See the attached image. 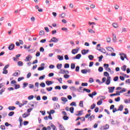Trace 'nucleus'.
I'll return each mask as SVG.
<instances>
[{
    "label": "nucleus",
    "mask_w": 130,
    "mask_h": 130,
    "mask_svg": "<svg viewBox=\"0 0 130 130\" xmlns=\"http://www.w3.org/2000/svg\"><path fill=\"white\" fill-rule=\"evenodd\" d=\"M49 43H51V42H54V43H57L58 42V39L56 37H53L49 41Z\"/></svg>",
    "instance_id": "obj_1"
},
{
    "label": "nucleus",
    "mask_w": 130,
    "mask_h": 130,
    "mask_svg": "<svg viewBox=\"0 0 130 130\" xmlns=\"http://www.w3.org/2000/svg\"><path fill=\"white\" fill-rule=\"evenodd\" d=\"M119 55H120V59L121 60H124V58H126V54H124V53H120Z\"/></svg>",
    "instance_id": "obj_2"
},
{
    "label": "nucleus",
    "mask_w": 130,
    "mask_h": 130,
    "mask_svg": "<svg viewBox=\"0 0 130 130\" xmlns=\"http://www.w3.org/2000/svg\"><path fill=\"white\" fill-rule=\"evenodd\" d=\"M82 74H87V73H91V70L90 69H83L81 70Z\"/></svg>",
    "instance_id": "obj_3"
},
{
    "label": "nucleus",
    "mask_w": 130,
    "mask_h": 130,
    "mask_svg": "<svg viewBox=\"0 0 130 130\" xmlns=\"http://www.w3.org/2000/svg\"><path fill=\"white\" fill-rule=\"evenodd\" d=\"M79 50H80V48H77V49H74L72 51V53H73V54H76L79 52Z\"/></svg>",
    "instance_id": "obj_4"
},
{
    "label": "nucleus",
    "mask_w": 130,
    "mask_h": 130,
    "mask_svg": "<svg viewBox=\"0 0 130 130\" xmlns=\"http://www.w3.org/2000/svg\"><path fill=\"white\" fill-rule=\"evenodd\" d=\"M82 57L81 54H77L76 56L73 57V59H80Z\"/></svg>",
    "instance_id": "obj_5"
},
{
    "label": "nucleus",
    "mask_w": 130,
    "mask_h": 130,
    "mask_svg": "<svg viewBox=\"0 0 130 130\" xmlns=\"http://www.w3.org/2000/svg\"><path fill=\"white\" fill-rule=\"evenodd\" d=\"M15 48V44H11L8 47V49L9 50H13Z\"/></svg>",
    "instance_id": "obj_6"
},
{
    "label": "nucleus",
    "mask_w": 130,
    "mask_h": 130,
    "mask_svg": "<svg viewBox=\"0 0 130 130\" xmlns=\"http://www.w3.org/2000/svg\"><path fill=\"white\" fill-rule=\"evenodd\" d=\"M114 89H115V87H109L108 89H109V93H113V91H114Z\"/></svg>",
    "instance_id": "obj_7"
},
{
    "label": "nucleus",
    "mask_w": 130,
    "mask_h": 130,
    "mask_svg": "<svg viewBox=\"0 0 130 130\" xmlns=\"http://www.w3.org/2000/svg\"><path fill=\"white\" fill-rule=\"evenodd\" d=\"M89 51V50L83 49L82 50L81 53L83 55H85V54H87V53H88Z\"/></svg>",
    "instance_id": "obj_8"
},
{
    "label": "nucleus",
    "mask_w": 130,
    "mask_h": 130,
    "mask_svg": "<svg viewBox=\"0 0 130 130\" xmlns=\"http://www.w3.org/2000/svg\"><path fill=\"white\" fill-rule=\"evenodd\" d=\"M45 66V63H42L41 64V67H39L38 68V71H43V70H44V67H43V66Z\"/></svg>",
    "instance_id": "obj_9"
},
{
    "label": "nucleus",
    "mask_w": 130,
    "mask_h": 130,
    "mask_svg": "<svg viewBox=\"0 0 130 130\" xmlns=\"http://www.w3.org/2000/svg\"><path fill=\"white\" fill-rule=\"evenodd\" d=\"M112 36H113V42H116V40H117V39L116 38V35L114 33H112Z\"/></svg>",
    "instance_id": "obj_10"
},
{
    "label": "nucleus",
    "mask_w": 130,
    "mask_h": 130,
    "mask_svg": "<svg viewBox=\"0 0 130 130\" xmlns=\"http://www.w3.org/2000/svg\"><path fill=\"white\" fill-rule=\"evenodd\" d=\"M19 120L20 122V127L23 125V119L22 118V117H19Z\"/></svg>",
    "instance_id": "obj_11"
},
{
    "label": "nucleus",
    "mask_w": 130,
    "mask_h": 130,
    "mask_svg": "<svg viewBox=\"0 0 130 130\" xmlns=\"http://www.w3.org/2000/svg\"><path fill=\"white\" fill-rule=\"evenodd\" d=\"M111 78L110 77H108L107 79V81L106 82V85H109L110 84V80Z\"/></svg>",
    "instance_id": "obj_12"
},
{
    "label": "nucleus",
    "mask_w": 130,
    "mask_h": 130,
    "mask_svg": "<svg viewBox=\"0 0 130 130\" xmlns=\"http://www.w3.org/2000/svg\"><path fill=\"white\" fill-rule=\"evenodd\" d=\"M46 84L47 86H50V85H52L53 84V82L50 81H46Z\"/></svg>",
    "instance_id": "obj_13"
},
{
    "label": "nucleus",
    "mask_w": 130,
    "mask_h": 130,
    "mask_svg": "<svg viewBox=\"0 0 130 130\" xmlns=\"http://www.w3.org/2000/svg\"><path fill=\"white\" fill-rule=\"evenodd\" d=\"M95 119V115H92L91 116H90L89 118L88 119L90 121H92V120H93V119Z\"/></svg>",
    "instance_id": "obj_14"
},
{
    "label": "nucleus",
    "mask_w": 130,
    "mask_h": 130,
    "mask_svg": "<svg viewBox=\"0 0 130 130\" xmlns=\"http://www.w3.org/2000/svg\"><path fill=\"white\" fill-rule=\"evenodd\" d=\"M62 67V64H61V63H58L56 66V68L58 70H60Z\"/></svg>",
    "instance_id": "obj_15"
},
{
    "label": "nucleus",
    "mask_w": 130,
    "mask_h": 130,
    "mask_svg": "<svg viewBox=\"0 0 130 130\" xmlns=\"http://www.w3.org/2000/svg\"><path fill=\"white\" fill-rule=\"evenodd\" d=\"M66 13H62L59 15V17L61 18V19H63V18L66 17Z\"/></svg>",
    "instance_id": "obj_16"
},
{
    "label": "nucleus",
    "mask_w": 130,
    "mask_h": 130,
    "mask_svg": "<svg viewBox=\"0 0 130 130\" xmlns=\"http://www.w3.org/2000/svg\"><path fill=\"white\" fill-rule=\"evenodd\" d=\"M29 115H30V114L29 113H24L23 114H22V117L23 118H26V117H28V116H29Z\"/></svg>",
    "instance_id": "obj_17"
},
{
    "label": "nucleus",
    "mask_w": 130,
    "mask_h": 130,
    "mask_svg": "<svg viewBox=\"0 0 130 130\" xmlns=\"http://www.w3.org/2000/svg\"><path fill=\"white\" fill-rule=\"evenodd\" d=\"M98 50L101 51V52H103V53H106V50H105V49L104 48L98 49Z\"/></svg>",
    "instance_id": "obj_18"
},
{
    "label": "nucleus",
    "mask_w": 130,
    "mask_h": 130,
    "mask_svg": "<svg viewBox=\"0 0 130 130\" xmlns=\"http://www.w3.org/2000/svg\"><path fill=\"white\" fill-rule=\"evenodd\" d=\"M118 111H122L123 110V106L122 105H121L118 109Z\"/></svg>",
    "instance_id": "obj_19"
},
{
    "label": "nucleus",
    "mask_w": 130,
    "mask_h": 130,
    "mask_svg": "<svg viewBox=\"0 0 130 130\" xmlns=\"http://www.w3.org/2000/svg\"><path fill=\"white\" fill-rule=\"evenodd\" d=\"M61 101H62L63 102H68V99H67L65 97H62L61 98Z\"/></svg>",
    "instance_id": "obj_20"
},
{
    "label": "nucleus",
    "mask_w": 130,
    "mask_h": 130,
    "mask_svg": "<svg viewBox=\"0 0 130 130\" xmlns=\"http://www.w3.org/2000/svg\"><path fill=\"white\" fill-rule=\"evenodd\" d=\"M121 70H122V71H123V72H125V71H126V65L123 66L121 68Z\"/></svg>",
    "instance_id": "obj_21"
},
{
    "label": "nucleus",
    "mask_w": 130,
    "mask_h": 130,
    "mask_svg": "<svg viewBox=\"0 0 130 130\" xmlns=\"http://www.w3.org/2000/svg\"><path fill=\"white\" fill-rule=\"evenodd\" d=\"M125 32H127V28L125 27L122 28L121 33H124Z\"/></svg>",
    "instance_id": "obj_22"
},
{
    "label": "nucleus",
    "mask_w": 130,
    "mask_h": 130,
    "mask_svg": "<svg viewBox=\"0 0 130 130\" xmlns=\"http://www.w3.org/2000/svg\"><path fill=\"white\" fill-rule=\"evenodd\" d=\"M107 50H108V51H114V49H113V48L111 47H108V48H107Z\"/></svg>",
    "instance_id": "obj_23"
},
{
    "label": "nucleus",
    "mask_w": 130,
    "mask_h": 130,
    "mask_svg": "<svg viewBox=\"0 0 130 130\" xmlns=\"http://www.w3.org/2000/svg\"><path fill=\"white\" fill-rule=\"evenodd\" d=\"M8 109L9 110H15V109H16V108L14 106H9L8 107Z\"/></svg>",
    "instance_id": "obj_24"
},
{
    "label": "nucleus",
    "mask_w": 130,
    "mask_h": 130,
    "mask_svg": "<svg viewBox=\"0 0 130 130\" xmlns=\"http://www.w3.org/2000/svg\"><path fill=\"white\" fill-rule=\"evenodd\" d=\"M69 89L71 90V91H76V87L75 86H70L69 87Z\"/></svg>",
    "instance_id": "obj_25"
},
{
    "label": "nucleus",
    "mask_w": 130,
    "mask_h": 130,
    "mask_svg": "<svg viewBox=\"0 0 130 130\" xmlns=\"http://www.w3.org/2000/svg\"><path fill=\"white\" fill-rule=\"evenodd\" d=\"M88 31L89 33H91V34H93V33H95V31L93 30V29L91 28H88Z\"/></svg>",
    "instance_id": "obj_26"
},
{
    "label": "nucleus",
    "mask_w": 130,
    "mask_h": 130,
    "mask_svg": "<svg viewBox=\"0 0 130 130\" xmlns=\"http://www.w3.org/2000/svg\"><path fill=\"white\" fill-rule=\"evenodd\" d=\"M30 60H31V57H30V56H27L26 57L25 61H30Z\"/></svg>",
    "instance_id": "obj_27"
},
{
    "label": "nucleus",
    "mask_w": 130,
    "mask_h": 130,
    "mask_svg": "<svg viewBox=\"0 0 130 130\" xmlns=\"http://www.w3.org/2000/svg\"><path fill=\"white\" fill-rule=\"evenodd\" d=\"M57 58L59 59V60H63V56L59 55L57 56Z\"/></svg>",
    "instance_id": "obj_28"
},
{
    "label": "nucleus",
    "mask_w": 130,
    "mask_h": 130,
    "mask_svg": "<svg viewBox=\"0 0 130 130\" xmlns=\"http://www.w3.org/2000/svg\"><path fill=\"white\" fill-rule=\"evenodd\" d=\"M112 26H113V27H114V28H118V24H117V23H113L112 24Z\"/></svg>",
    "instance_id": "obj_29"
},
{
    "label": "nucleus",
    "mask_w": 130,
    "mask_h": 130,
    "mask_svg": "<svg viewBox=\"0 0 130 130\" xmlns=\"http://www.w3.org/2000/svg\"><path fill=\"white\" fill-rule=\"evenodd\" d=\"M75 68H76V65H75V63H71V70H74Z\"/></svg>",
    "instance_id": "obj_30"
},
{
    "label": "nucleus",
    "mask_w": 130,
    "mask_h": 130,
    "mask_svg": "<svg viewBox=\"0 0 130 130\" xmlns=\"http://www.w3.org/2000/svg\"><path fill=\"white\" fill-rule=\"evenodd\" d=\"M104 76H105V77H108H108H110L109 73H108V72H105L104 73Z\"/></svg>",
    "instance_id": "obj_31"
},
{
    "label": "nucleus",
    "mask_w": 130,
    "mask_h": 130,
    "mask_svg": "<svg viewBox=\"0 0 130 130\" xmlns=\"http://www.w3.org/2000/svg\"><path fill=\"white\" fill-rule=\"evenodd\" d=\"M56 80L60 83V84H62V78H56Z\"/></svg>",
    "instance_id": "obj_32"
},
{
    "label": "nucleus",
    "mask_w": 130,
    "mask_h": 130,
    "mask_svg": "<svg viewBox=\"0 0 130 130\" xmlns=\"http://www.w3.org/2000/svg\"><path fill=\"white\" fill-rule=\"evenodd\" d=\"M79 106L80 107H84V105H83V101H81L79 103Z\"/></svg>",
    "instance_id": "obj_33"
},
{
    "label": "nucleus",
    "mask_w": 130,
    "mask_h": 130,
    "mask_svg": "<svg viewBox=\"0 0 130 130\" xmlns=\"http://www.w3.org/2000/svg\"><path fill=\"white\" fill-rule=\"evenodd\" d=\"M44 34H45V32L43 30H41L40 31V36H43V35H44Z\"/></svg>",
    "instance_id": "obj_34"
},
{
    "label": "nucleus",
    "mask_w": 130,
    "mask_h": 130,
    "mask_svg": "<svg viewBox=\"0 0 130 130\" xmlns=\"http://www.w3.org/2000/svg\"><path fill=\"white\" fill-rule=\"evenodd\" d=\"M17 64L19 67H22L23 66V62L19 61L17 62Z\"/></svg>",
    "instance_id": "obj_35"
},
{
    "label": "nucleus",
    "mask_w": 130,
    "mask_h": 130,
    "mask_svg": "<svg viewBox=\"0 0 130 130\" xmlns=\"http://www.w3.org/2000/svg\"><path fill=\"white\" fill-rule=\"evenodd\" d=\"M51 127L53 128V130H57V128L55 127V126L53 124L51 125Z\"/></svg>",
    "instance_id": "obj_36"
},
{
    "label": "nucleus",
    "mask_w": 130,
    "mask_h": 130,
    "mask_svg": "<svg viewBox=\"0 0 130 130\" xmlns=\"http://www.w3.org/2000/svg\"><path fill=\"white\" fill-rule=\"evenodd\" d=\"M103 129H108L109 128V125H106L105 126L103 127Z\"/></svg>",
    "instance_id": "obj_37"
},
{
    "label": "nucleus",
    "mask_w": 130,
    "mask_h": 130,
    "mask_svg": "<svg viewBox=\"0 0 130 130\" xmlns=\"http://www.w3.org/2000/svg\"><path fill=\"white\" fill-rule=\"evenodd\" d=\"M88 58L89 59H90V60H92L93 58H94V56H93L92 55H88Z\"/></svg>",
    "instance_id": "obj_38"
},
{
    "label": "nucleus",
    "mask_w": 130,
    "mask_h": 130,
    "mask_svg": "<svg viewBox=\"0 0 130 130\" xmlns=\"http://www.w3.org/2000/svg\"><path fill=\"white\" fill-rule=\"evenodd\" d=\"M124 103H126V104H128V103H130V99H129L128 100L127 99H125L124 100Z\"/></svg>",
    "instance_id": "obj_39"
},
{
    "label": "nucleus",
    "mask_w": 130,
    "mask_h": 130,
    "mask_svg": "<svg viewBox=\"0 0 130 130\" xmlns=\"http://www.w3.org/2000/svg\"><path fill=\"white\" fill-rule=\"evenodd\" d=\"M99 61L101 62L102 61V58H103V55H101V56L98 57Z\"/></svg>",
    "instance_id": "obj_40"
},
{
    "label": "nucleus",
    "mask_w": 130,
    "mask_h": 130,
    "mask_svg": "<svg viewBox=\"0 0 130 130\" xmlns=\"http://www.w3.org/2000/svg\"><path fill=\"white\" fill-rule=\"evenodd\" d=\"M14 86H15V89H16V90H17V89H20V85H19V84H15L14 85Z\"/></svg>",
    "instance_id": "obj_41"
},
{
    "label": "nucleus",
    "mask_w": 130,
    "mask_h": 130,
    "mask_svg": "<svg viewBox=\"0 0 130 130\" xmlns=\"http://www.w3.org/2000/svg\"><path fill=\"white\" fill-rule=\"evenodd\" d=\"M64 69H69L70 68V64L66 63L64 66Z\"/></svg>",
    "instance_id": "obj_42"
},
{
    "label": "nucleus",
    "mask_w": 130,
    "mask_h": 130,
    "mask_svg": "<svg viewBox=\"0 0 130 130\" xmlns=\"http://www.w3.org/2000/svg\"><path fill=\"white\" fill-rule=\"evenodd\" d=\"M59 129L60 130H66V128H64V127L62 126V125H59Z\"/></svg>",
    "instance_id": "obj_43"
},
{
    "label": "nucleus",
    "mask_w": 130,
    "mask_h": 130,
    "mask_svg": "<svg viewBox=\"0 0 130 130\" xmlns=\"http://www.w3.org/2000/svg\"><path fill=\"white\" fill-rule=\"evenodd\" d=\"M15 114V112H10L9 114H8V116H13V115Z\"/></svg>",
    "instance_id": "obj_44"
},
{
    "label": "nucleus",
    "mask_w": 130,
    "mask_h": 130,
    "mask_svg": "<svg viewBox=\"0 0 130 130\" xmlns=\"http://www.w3.org/2000/svg\"><path fill=\"white\" fill-rule=\"evenodd\" d=\"M83 91H85L86 92H87V93H90L91 92V90L90 89L87 88H84Z\"/></svg>",
    "instance_id": "obj_45"
},
{
    "label": "nucleus",
    "mask_w": 130,
    "mask_h": 130,
    "mask_svg": "<svg viewBox=\"0 0 130 130\" xmlns=\"http://www.w3.org/2000/svg\"><path fill=\"white\" fill-rule=\"evenodd\" d=\"M83 112V111H78V113L77 114H76V115L77 116H81V115H82V113Z\"/></svg>",
    "instance_id": "obj_46"
},
{
    "label": "nucleus",
    "mask_w": 130,
    "mask_h": 130,
    "mask_svg": "<svg viewBox=\"0 0 130 130\" xmlns=\"http://www.w3.org/2000/svg\"><path fill=\"white\" fill-rule=\"evenodd\" d=\"M74 107H71L70 108V112L71 113H74Z\"/></svg>",
    "instance_id": "obj_47"
},
{
    "label": "nucleus",
    "mask_w": 130,
    "mask_h": 130,
    "mask_svg": "<svg viewBox=\"0 0 130 130\" xmlns=\"http://www.w3.org/2000/svg\"><path fill=\"white\" fill-rule=\"evenodd\" d=\"M107 42H108V43H110V42H111V39H110V37L107 38Z\"/></svg>",
    "instance_id": "obj_48"
},
{
    "label": "nucleus",
    "mask_w": 130,
    "mask_h": 130,
    "mask_svg": "<svg viewBox=\"0 0 130 130\" xmlns=\"http://www.w3.org/2000/svg\"><path fill=\"white\" fill-rule=\"evenodd\" d=\"M3 74H4L5 75H7V74H8V71L6 69H4Z\"/></svg>",
    "instance_id": "obj_49"
},
{
    "label": "nucleus",
    "mask_w": 130,
    "mask_h": 130,
    "mask_svg": "<svg viewBox=\"0 0 130 130\" xmlns=\"http://www.w3.org/2000/svg\"><path fill=\"white\" fill-rule=\"evenodd\" d=\"M40 86L41 87H42V88H45V83L44 82H42L41 84H40Z\"/></svg>",
    "instance_id": "obj_50"
},
{
    "label": "nucleus",
    "mask_w": 130,
    "mask_h": 130,
    "mask_svg": "<svg viewBox=\"0 0 130 130\" xmlns=\"http://www.w3.org/2000/svg\"><path fill=\"white\" fill-rule=\"evenodd\" d=\"M52 89H53L52 87H50L49 88H47L46 90H48V92H50V91H52Z\"/></svg>",
    "instance_id": "obj_51"
},
{
    "label": "nucleus",
    "mask_w": 130,
    "mask_h": 130,
    "mask_svg": "<svg viewBox=\"0 0 130 130\" xmlns=\"http://www.w3.org/2000/svg\"><path fill=\"white\" fill-rule=\"evenodd\" d=\"M55 90H60L61 89V87L60 86H56L55 87Z\"/></svg>",
    "instance_id": "obj_52"
},
{
    "label": "nucleus",
    "mask_w": 130,
    "mask_h": 130,
    "mask_svg": "<svg viewBox=\"0 0 130 130\" xmlns=\"http://www.w3.org/2000/svg\"><path fill=\"white\" fill-rule=\"evenodd\" d=\"M71 106H77V104H76V102H73L70 104Z\"/></svg>",
    "instance_id": "obj_53"
},
{
    "label": "nucleus",
    "mask_w": 130,
    "mask_h": 130,
    "mask_svg": "<svg viewBox=\"0 0 130 130\" xmlns=\"http://www.w3.org/2000/svg\"><path fill=\"white\" fill-rule=\"evenodd\" d=\"M81 86H82L83 87L87 86H88V83H82L81 84Z\"/></svg>",
    "instance_id": "obj_54"
},
{
    "label": "nucleus",
    "mask_w": 130,
    "mask_h": 130,
    "mask_svg": "<svg viewBox=\"0 0 130 130\" xmlns=\"http://www.w3.org/2000/svg\"><path fill=\"white\" fill-rule=\"evenodd\" d=\"M96 106L95 104H93L91 107H90V109H93V108H95V107Z\"/></svg>",
    "instance_id": "obj_55"
},
{
    "label": "nucleus",
    "mask_w": 130,
    "mask_h": 130,
    "mask_svg": "<svg viewBox=\"0 0 130 130\" xmlns=\"http://www.w3.org/2000/svg\"><path fill=\"white\" fill-rule=\"evenodd\" d=\"M113 80L114 82H117V81H118V76L115 77Z\"/></svg>",
    "instance_id": "obj_56"
},
{
    "label": "nucleus",
    "mask_w": 130,
    "mask_h": 130,
    "mask_svg": "<svg viewBox=\"0 0 130 130\" xmlns=\"http://www.w3.org/2000/svg\"><path fill=\"white\" fill-rule=\"evenodd\" d=\"M125 111L123 112L124 114H127L128 113V110L127 108L125 109Z\"/></svg>",
    "instance_id": "obj_57"
},
{
    "label": "nucleus",
    "mask_w": 130,
    "mask_h": 130,
    "mask_svg": "<svg viewBox=\"0 0 130 130\" xmlns=\"http://www.w3.org/2000/svg\"><path fill=\"white\" fill-rule=\"evenodd\" d=\"M22 80H24V77H19L18 79V82H21V81H22Z\"/></svg>",
    "instance_id": "obj_58"
},
{
    "label": "nucleus",
    "mask_w": 130,
    "mask_h": 130,
    "mask_svg": "<svg viewBox=\"0 0 130 130\" xmlns=\"http://www.w3.org/2000/svg\"><path fill=\"white\" fill-rule=\"evenodd\" d=\"M99 72H100V73H101L102 72H103V67H100L99 68Z\"/></svg>",
    "instance_id": "obj_59"
},
{
    "label": "nucleus",
    "mask_w": 130,
    "mask_h": 130,
    "mask_svg": "<svg viewBox=\"0 0 130 130\" xmlns=\"http://www.w3.org/2000/svg\"><path fill=\"white\" fill-rule=\"evenodd\" d=\"M63 119H64V120H68V119H69V117L67 116H64L63 117Z\"/></svg>",
    "instance_id": "obj_60"
},
{
    "label": "nucleus",
    "mask_w": 130,
    "mask_h": 130,
    "mask_svg": "<svg viewBox=\"0 0 130 130\" xmlns=\"http://www.w3.org/2000/svg\"><path fill=\"white\" fill-rule=\"evenodd\" d=\"M44 78H45V75H43L39 78V80H44Z\"/></svg>",
    "instance_id": "obj_61"
},
{
    "label": "nucleus",
    "mask_w": 130,
    "mask_h": 130,
    "mask_svg": "<svg viewBox=\"0 0 130 130\" xmlns=\"http://www.w3.org/2000/svg\"><path fill=\"white\" fill-rule=\"evenodd\" d=\"M103 102L102 100H101V101H99V102H97L98 105H101L102 104Z\"/></svg>",
    "instance_id": "obj_62"
},
{
    "label": "nucleus",
    "mask_w": 130,
    "mask_h": 130,
    "mask_svg": "<svg viewBox=\"0 0 130 130\" xmlns=\"http://www.w3.org/2000/svg\"><path fill=\"white\" fill-rule=\"evenodd\" d=\"M69 86H68L67 85H62V88L66 90V89H68V87Z\"/></svg>",
    "instance_id": "obj_63"
},
{
    "label": "nucleus",
    "mask_w": 130,
    "mask_h": 130,
    "mask_svg": "<svg viewBox=\"0 0 130 130\" xmlns=\"http://www.w3.org/2000/svg\"><path fill=\"white\" fill-rule=\"evenodd\" d=\"M40 51L41 52H43L44 51V48L42 47H41L40 48Z\"/></svg>",
    "instance_id": "obj_64"
}]
</instances>
